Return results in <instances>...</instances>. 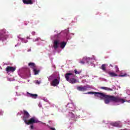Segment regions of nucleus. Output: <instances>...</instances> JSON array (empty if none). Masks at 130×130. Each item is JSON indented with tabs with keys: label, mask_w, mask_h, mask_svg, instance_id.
<instances>
[{
	"label": "nucleus",
	"mask_w": 130,
	"mask_h": 130,
	"mask_svg": "<svg viewBox=\"0 0 130 130\" xmlns=\"http://www.w3.org/2000/svg\"><path fill=\"white\" fill-rule=\"evenodd\" d=\"M85 94H94V96L100 97L101 99H103V98H105L104 102L105 104H109L110 102H115V103H118V102H120L121 103H124V102H125L124 100L121 99L118 96L107 95L102 92L90 91L85 93Z\"/></svg>",
	"instance_id": "f257e3e1"
},
{
	"label": "nucleus",
	"mask_w": 130,
	"mask_h": 130,
	"mask_svg": "<svg viewBox=\"0 0 130 130\" xmlns=\"http://www.w3.org/2000/svg\"><path fill=\"white\" fill-rule=\"evenodd\" d=\"M29 118L30 114H29L27 111L23 110V120H24L26 124L29 125V124H33V123H38V122H40V121H39L38 119L35 118V117H32L29 119Z\"/></svg>",
	"instance_id": "f03ea898"
},
{
	"label": "nucleus",
	"mask_w": 130,
	"mask_h": 130,
	"mask_svg": "<svg viewBox=\"0 0 130 130\" xmlns=\"http://www.w3.org/2000/svg\"><path fill=\"white\" fill-rule=\"evenodd\" d=\"M64 77L66 81H67V82H69L70 84H76V83H79V80L74 78V77H75V75L72 73H66L64 75Z\"/></svg>",
	"instance_id": "7ed1b4c3"
},
{
	"label": "nucleus",
	"mask_w": 130,
	"mask_h": 130,
	"mask_svg": "<svg viewBox=\"0 0 130 130\" xmlns=\"http://www.w3.org/2000/svg\"><path fill=\"white\" fill-rule=\"evenodd\" d=\"M5 41L7 40V36H6V31L5 30H0V41Z\"/></svg>",
	"instance_id": "20e7f679"
},
{
	"label": "nucleus",
	"mask_w": 130,
	"mask_h": 130,
	"mask_svg": "<svg viewBox=\"0 0 130 130\" xmlns=\"http://www.w3.org/2000/svg\"><path fill=\"white\" fill-rule=\"evenodd\" d=\"M110 124L112 126H114L115 127H121L122 126V124L120 121L111 122Z\"/></svg>",
	"instance_id": "39448f33"
},
{
	"label": "nucleus",
	"mask_w": 130,
	"mask_h": 130,
	"mask_svg": "<svg viewBox=\"0 0 130 130\" xmlns=\"http://www.w3.org/2000/svg\"><path fill=\"white\" fill-rule=\"evenodd\" d=\"M53 43L54 49H57L59 44H60V41L59 40H54Z\"/></svg>",
	"instance_id": "423d86ee"
},
{
	"label": "nucleus",
	"mask_w": 130,
	"mask_h": 130,
	"mask_svg": "<svg viewBox=\"0 0 130 130\" xmlns=\"http://www.w3.org/2000/svg\"><path fill=\"white\" fill-rule=\"evenodd\" d=\"M16 67L8 66L6 69V71L7 72V73H9L10 72H11V73H14L16 71Z\"/></svg>",
	"instance_id": "0eeeda50"
},
{
	"label": "nucleus",
	"mask_w": 130,
	"mask_h": 130,
	"mask_svg": "<svg viewBox=\"0 0 130 130\" xmlns=\"http://www.w3.org/2000/svg\"><path fill=\"white\" fill-rule=\"evenodd\" d=\"M59 84V80H57V79H54L51 82V85L53 86V87H56L57 85Z\"/></svg>",
	"instance_id": "6e6552de"
},
{
	"label": "nucleus",
	"mask_w": 130,
	"mask_h": 130,
	"mask_svg": "<svg viewBox=\"0 0 130 130\" xmlns=\"http://www.w3.org/2000/svg\"><path fill=\"white\" fill-rule=\"evenodd\" d=\"M77 90L78 91H81L82 92H84L85 91H87L88 90V88L87 86H78L77 87Z\"/></svg>",
	"instance_id": "1a4fd4ad"
},
{
	"label": "nucleus",
	"mask_w": 130,
	"mask_h": 130,
	"mask_svg": "<svg viewBox=\"0 0 130 130\" xmlns=\"http://www.w3.org/2000/svg\"><path fill=\"white\" fill-rule=\"evenodd\" d=\"M22 2L24 5H33L32 0H22Z\"/></svg>",
	"instance_id": "9d476101"
},
{
	"label": "nucleus",
	"mask_w": 130,
	"mask_h": 130,
	"mask_svg": "<svg viewBox=\"0 0 130 130\" xmlns=\"http://www.w3.org/2000/svg\"><path fill=\"white\" fill-rule=\"evenodd\" d=\"M28 66L30 67V69H32V70L36 69V68L37 67V66L35 65V63L33 62H29L28 63Z\"/></svg>",
	"instance_id": "9b49d317"
},
{
	"label": "nucleus",
	"mask_w": 130,
	"mask_h": 130,
	"mask_svg": "<svg viewBox=\"0 0 130 130\" xmlns=\"http://www.w3.org/2000/svg\"><path fill=\"white\" fill-rule=\"evenodd\" d=\"M33 72L34 73V75H38L40 72V70L38 69V68L37 67L33 69Z\"/></svg>",
	"instance_id": "f8f14e48"
},
{
	"label": "nucleus",
	"mask_w": 130,
	"mask_h": 130,
	"mask_svg": "<svg viewBox=\"0 0 130 130\" xmlns=\"http://www.w3.org/2000/svg\"><path fill=\"white\" fill-rule=\"evenodd\" d=\"M28 95H29L30 97H31L32 98H34V99H36L37 97H38V95L37 94H33V93H30L29 92L27 93Z\"/></svg>",
	"instance_id": "ddd939ff"
},
{
	"label": "nucleus",
	"mask_w": 130,
	"mask_h": 130,
	"mask_svg": "<svg viewBox=\"0 0 130 130\" xmlns=\"http://www.w3.org/2000/svg\"><path fill=\"white\" fill-rule=\"evenodd\" d=\"M101 88L103 89V90H106V91H113L112 89L109 87H101Z\"/></svg>",
	"instance_id": "4468645a"
},
{
	"label": "nucleus",
	"mask_w": 130,
	"mask_h": 130,
	"mask_svg": "<svg viewBox=\"0 0 130 130\" xmlns=\"http://www.w3.org/2000/svg\"><path fill=\"white\" fill-rule=\"evenodd\" d=\"M108 74L110 77H117V74L114 72H109Z\"/></svg>",
	"instance_id": "2eb2a0df"
},
{
	"label": "nucleus",
	"mask_w": 130,
	"mask_h": 130,
	"mask_svg": "<svg viewBox=\"0 0 130 130\" xmlns=\"http://www.w3.org/2000/svg\"><path fill=\"white\" fill-rule=\"evenodd\" d=\"M66 45H67V42H62L60 43V48L62 49H63L64 47H66Z\"/></svg>",
	"instance_id": "dca6fc26"
},
{
	"label": "nucleus",
	"mask_w": 130,
	"mask_h": 130,
	"mask_svg": "<svg viewBox=\"0 0 130 130\" xmlns=\"http://www.w3.org/2000/svg\"><path fill=\"white\" fill-rule=\"evenodd\" d=\"M101 69H102V70H103V71L105 72V71H106V65L105 64H102Z\"/></svg>",
	"instance_id": "f3484780"
},
{
	"label": "nucleus",
	"mask_w": 130,
	"mask_h": 130,
	"mask_svg": "<svg viewBox=\"0 0 130 130\" xmlns=\"http://www.w3.org/2000/svg\"><path fill=\"white\" fill-rule=\"evenodd\" d=\"M129 75H128L126 73H124V74H121L119 75V77H129Z\"/></svg>",
	"instance_id": "a211bd4d"
},
{
	"label": "nucleus",
	"mask_w": 130,
	"mask_h": 130,
	"mask_svg": "<svg viewBox=\"0 0 130 130\" xmlns=\"http://www.w3.org/2000/svg\"><path fill=\"white\" fill-rule=\"evenodd\" d=\"M83 59H86V62H87V63H88V62H90V61H91V60L92 59L91 58H84Z\"/></svg>",
	"instance_id": "6ab92c4d"
},
{
	"label": "nucleus",
	"mask_w": 130,
	"mask_h": 130,
	"mask_svg": "<svg viewBox=\"0 0 130 130\" xmlns=\"http://www.w3.org/2000/svg\"><path fill=\"white\" fill-rule=\"evenodd\" d=\"M115 69L116 70V73H118V72H119V69L118 67L117 66H115Z\"/></svg>",
	"instance_id": "aec40b11"
},
{
	"label": "nucleus",
	"mask_w": 130,
	"mask_h": 130,
	"mask_svg": "<svg viewBox=\"0 0 130 130\" xmlns=\"http://www.w3.org/2000/svg\"><path fill=\"white\" fill-rule=\"evenodd\" d=\"M75 73L78 75H80V74H81V72H78V71H77V70H74Z\"/></svg>",
	"instance_id": "412c9836"
},
{
	"label": "nucleus",
	"mask_w": 130,
	"mask_h": 130,
	"mask_svg": "<svg viewBox=\"0 0 130 130\" xmlns=\"http://www.w3.org/2000/svg\"><path fill=\"white\" fill-rule=\"evenodd\" d=\"M34 123L33 124H31L30 125V129H34V125H33Z\"/></svg>",
	"instance_id": "4be33fe9"
},
{
	"label": "nucleus",
	"mask_w": 130,
	"mask_h": 130,
	"mask_svg": "<svg viewBox=\"0 0 130 130\" xmlns=\"http://www.w3.org/2000/svg\"><path fill=\"white\" fill-rule=\"evenodd\" d=\"M4 115V112L0 111V115Z\"/></svg>",
	"instance_id": "5701e85b"
},
{
	"label": "nucleus",
	"mask_w": 130,
	"mask_h": 130,
	"mask_svg": "<svg viewBox=\"0 0 130 130\" xmlns=\"http://www.w3.org/2000/svg\"><path fill=\"white\" fill-rule=\"evenodd\" d=\"M80 63H82V64H84L85 63V62L83 60L80 61Z\"/></svg>",
	"instance_id": "b1692460"
},
{
	"label": "nucleus",
	"mask_w": 130,
	"mask_h": 130,
	"mask_svg": "<svg viewBox=\"0 0 130 130\" xmlns=\"http://www.w3.org/2000/svg\"><path fill=\"white\" fill-rule=\"evenodd\" d=\"M31 34H32V35H35V34H36V32L35 31H32L31 32Z\"/></svg>",
	"instance_id": "393cba45"
},
{
	"label": "nucleus",
	"mask_w": 130,
	"mask_h": 130,
	"mask_svg": "<svg viewBox=\"0 0 130 130\" xmlns=\"http://www.w3.org/2000/svg\"><path fill=\"white\" fill-rule=\"evenodd\" d=\"M26 38L27 39H30V38H29V37H27Z\"/></svg>",
	"instance_id": "a878e982"
},
{
	"label": "nucleus",
	"mask_w": 130,
	"mask_h": 130,
	"mask_svg": "<svg viewBox=\"0 0 130 130\" xmlns=\"http://www.w3.org/2000/svg\"><path fill=\"white\" fill-rule=\"evenodd\" d=\"M110 66L112 67V68L113 67V66H112V65L110 64Z\"/></svg>",
	"instance_id": "bb28decb"
},
{
	"label": "nucleus",
	"mask_w": 130,
	"mask_h": 130,
	"mask_svg": "<svg viewBox=\"0 0 130 130\" xmlns=\"http://www.w3.org/2000/svg\"><path fill=\"white\" fill-rule=\"evenodd\" d=\"M41 123H42V124H44V123H43V122H41Z\"/></svg>",
	"instance_id": "cd10ccee"
}]
</instances>
